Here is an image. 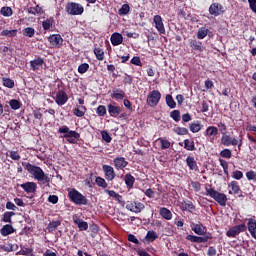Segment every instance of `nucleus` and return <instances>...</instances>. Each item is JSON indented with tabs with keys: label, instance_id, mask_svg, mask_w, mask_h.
I'll list each match as a JSON object with an SVG mask.
<instances>
[{
	"label": "nucleus",
	"instance_id": "nucleus-1",
	"mask_svg": "<svg viewBox=\"0 0 256 256\" xmlns=\"http://www.w3.org/2000/svg\"><path fill=\"white\" fill-rule=\"evenodd\" d=\"M249 231L251 237L256 239V219L255 217L249 218L247 225L239 224L236 226L231 227L227 232L226 235L232 239H235L239 233H245V231Z\"/></svg>",
	"mask_w": 256,
	"mask_h": 256
},
{
	"label": "nucleus",
	"instance_id": "nucleus-2",
	"mask_svg": "<svg viewBox=\"0 0 256 256\" xmlns=\"http://www.w3.org/2000/svg\"><path fill=\"white\" fill-rule=\"evenodd\" d=\"M22 165L24 166V169L28 171V173H30V175H32L38 183L49 185L51 179L49 178V175L45 174L41 167L35 166L29 162H22Z\"/></svg>",
	"mask_w": 256,
	"mask_h": 256
},
{
	"label": "nucleus",
	"instance_id": "nucleus-3",
	"mask_svg": "<svg viewBox=\"0 0 256 256\" xmlns=\"http://www.w3.org/2000/svg\"><path fill=\"white\" fill-rule=\"evenodd\" d=\"M206 195L214 199L216 203H218L221 207H225L227 205V195L225 193H220L215 188L206 186Z\"/></svg>",
	"mask_w": 256,
	"mask_h": 256
},
{
	"label": "nucleus",
	"instance_id": "nucleus-4",
	"mask_svg": "<svg viewBox=\"0 0 256 256\" xmlns=\"http://www.w3.org/2000/svg\"><path fill=\"white\" fill-rule=\"evenodd\" d=\"M68 198L69 200L74 203L75 205H89V200L85 195H82L79 190L72 188L68 192Z\"/></svg>",
	"mask_w": 256,
	"mask_h": 256
},
{
	"label": "nucleus",
	"instance_id": "nucleus-5",
	"mask_svg": "<svg viewBox=\"0 0 256 256\" xmlns=\"http://www.w3.org/2000/svg\"><path fill=\"white\" fill-rule=\"evenodd\" d=\"M58 133H64V139H67L68 143L75 145L78 139H81L79 132L70 130L67 126H62L58 129Z\"/></svg>",
	"mask_w": 256,
	"mask_h": 256
},
{
	"label": "nucleus",
	"instance_id": "nucleus-6",
	"mask_svg": "<svg viewBox=\"0 0 256 256\" xmlns=\"http://www.w3.org/2000/svg\"><path fill=\"white\" fill-rule=\"evenodd\" d=\"M65 10L68 15H83V13L85 12V8L83 7V5L77 2H68L66 4Z\"/></svg>",
	"mask_w": 256,
	"mask_h": 256
},
{
	"label": "nucleus",
	"instance_id": "nucleus-7",
	"mask_svg": "<svg viewBox=\"0 0 256 256\" xmlns=\"http://www.w3.org/2000/svg\"><path fill=\"white\" fill-rule=\"evenodd\" d=\"M159 101H161V92H159V90L151 91L146 99V103L149 107H157Z\"/></svg>",
	"mask_w": 256,
	"mask_h": 256
},
{
	"label": "nucleus",
	"instance_id": "nucleus-8",
	"mask_svg": "<svg viewBox=\"0 0 256 256\" xmlns=\"http://www.w3.org/2000/svg\"><path fill=\"white\" fill-rule=\"evenodd\" d=\"M102 171L107 181H113V179L117 177V174L115 173V168H113V166L111 165H102Z\"/></svg>",
	"mask_w": 256,
	"mask_h": 256
},
{
	"label": "nucleus",
	"instance_id": "nucleus-9",
	"mask_svg": "<svg viewBox=\"0 0 256 256\" xmlns=\"http://www.w3.org/2000/svg\"><path fill=\"white\" fill-rule=\"evenodd\" d=\"M48 41L52 47H55V49H61V47H63V37H61V34L50 35Z\"/></svg>",
	"mask_w": 256,
	"mask_h": 256
},
{
	"label": "nucleus",
	"instance_id": "nucleus-10",
	"mask_svg": "<svg viewBox=\"0 0 256 256\" xmlns=\"http://www.w3.org/2000/svg\"><path fill=\"white\" fill-rule=\"evenodd\" d=\"M126 209L132 213H141L145 209V204L138 201L130 202L126 204Z\"/></svg>",
	"mask_w": 256,
	"mask_h": 256
},
{
	"label": "nucleus",
	"instance_id": "nucleus-11",
	"mask_svg": "<svg viewBox=\"0 0 256 256\" xmlns=\"http://www.w3.org/2000/svg\"><path fill=\"white\" fill-rule=\"evenodd\" d=\"M209 13L210 15H213L214 17H219V15H223L225 13V10H223V5L220 3H212L209 7Z\"/></svg>",
	"mask_w": 256,
	"mask_h": 256
},
{
	"label": "nucleus",
	"instance_id": "nucleus-12",
	"mask_svg": "<svg viewBox=\"0 0 256 256\" xmlns=\"http://www.w3.org/2000/svg\"><path fill=\"white\" fill-rule=\"evenodd\" d=\"M69 101V96L64 90H59L55 96V103L60 107Z\"/></svg>",
	"mask_w": 256,
	"mask_h": 256
},
{
	"label": "nucleus",
	"instance_id": "nucleus-13",
	"mask_svg": "<svg viewBox=\"0 0 256 256\" xmlns=\"http://www.w3.org/2000/svg\"><path fill=\"white\" fill-rule=\"evenodd\" d=\"M72 220L77 225L79 231H87L89 229V223L83 221L77 214L72 216Z\"/></svg>",
	"mask_w": 256,
	"mask_h": 256
},
{
	"label": "nucleus",
	"instance_id": "nucleus-14",
	"mask_svg": "<svg viewBox=\"0 0 256 256\" xmlns=\"http://www.w3.org/2000/svg\"><path fill=\"white\" fill-rule=\"evenodd\" d=\"M114 167L117 171H123L127 165H129V162L125 157H116L113 159Z\"/></svg>",
	"mask_w": 256,
	"mask_h": 256
},
{
	"label": "nucleus",
	"instance_id": "nucleus-15",
	"mask_svg": "<svg viewBox=\"0 0 256 256\" xmlns=\"http://www.w3.org/2000/svg\"><path fill=\"white\" fill-rule=\"evenodd\" d=\"M153 22L155 24V27H156L157 31L161 35H165V33H166V31H165V24H163V18L161 17V15H155L153 17Z\"/></svg>",
	"mask_w": 256,
	"mask_h": 256
},
{
	"label": "nucleus",
	"instance_id": "nucleus-16",
	"mask_svg": "<svg viewBox=\"0 0 256 256\" xmlns=\"http://www.w3.org/2000/svg\"><path fill=\"white\" fill-rule=\"evenodd\" d=\"M113 47H119L123 43V35L119 32H114L110 37Z\"/></svg>",
	"mask_w": 256,
	"mask_h": 256
},
{
	"label": "nucleus",
	"instance_id": "nucleus-17",
	"mask_svg": "<svg viewBox=\"0 0 256 256\" xmlns=\"http://www.w3.org/2000/svg\"><path fill=\"white\" fill-rule=\"evenodd\" d=\"M21 189L26 193H35L37 191V183L35 182H26L20 184Z\"/></svg>",
	"mask_w": 256,
	"mask_h": 256
},
{
	"label": "nucleus",
	"instance_id": "nucleus-18",
	"mask_svg": "<svg viewBox=\"0 0 256 256\" xmlns=\"http://www.w3.org/2000/svg\"><path fill=\"white\" fill-rule=\"evenodd\" d=\"M228 187H230L231 190H229V195H239L241 193V186H239V182L233 180L229 183Z\"/></svg>",
	"mask_w": 256,
	"mask_h": 256
},
{
	"label": "nucleus",
	"instance_id": "nucleus-19",
	"mask_svg": "<svg viewBox=\"0 0 256 256\" xmlns=\"http://www.w3.org/2000/svg\"><path fill=\"white\" fill-rule=\"evenodd\" d=\"M111 98L115 101H123L125 99V91L119 88H114L111 93Z\"/></svg>",
	"mask_w": 256,
	"mask_h": 256
},
{
	"label": "nucleus",
	"instance_id": "nucleus-20",
	"mask_svg": "<svg viewBox=\"0 0 256 256\" xmlns=\"http://www.w3.org/2000/svg\"><path fill=\"white\" fill-rule=\"evenodd\" d=\"M219 135V128L215 126H208L204 132V136L211 139V137H217Z\"/></svg>",
	"mask_w": 256,
	"mask_h": 256
},
{
	"label": "nucleus",
	"instance_id": "nucleus-21",
	"mask_svg": "<svg viewBox=\"0 0 256 256\" xmlns=\"http://www.w3.org/2000/svg\"><path fill=\"white\" fill-rule=\"evenodd\" d=\"M44 63H45V60H43V58L41 57H38L30 61V67L33 71H39V67H43Z\"/></svg>",
	"mask_w": 256,
	"mask_h": 256
},
{
	"label": "nucleus",
	"instance_id": "nucleus-22",
	"mask_svg": "<svg viewBox=\"0 0 256 256\" xmlns=\"http://www.w3.org/2000/svg\"><path fill=\"white\" fill-rule=\"evenodd\" d=\"M0 233L2 237H7L9 235H13L15 233V228H13V225L6 224L0 229Z\"/></svg>",
	"mask_w": 256,
	"mask_h": 256
},
{
	"label": "nucleus",
	"instance_id": "nucleus-23",
	"mask_svg": "<svg viewBox=\"0 0 256 256\" xmlns=\"http://www.w3.org/2000/svg\"><path fill=\"white\" fill-rule=\"evenodd\" d=\"M191 229L196 233V235H205V233H207V227L201 223L193 224Z\"/></svg>",
	"mask_w": 256,
	"mask_h": 256
},
{
	"label": "nucleus",
	"instance_id": "nucleus-24",
	"mask_svg": "<svg viewBox=\"0 0 256 256\" xmlns=\"http://www.w3.org/2000/svg\"><path fill=\"white\" fill-rule=\"evenodd\" d=\"M186 165L189 167L190 171H199V166H197V161H195V157L193 156L186 158Z\"/></svg>",
	"mask_w": 256,
	"mask_h": 256
},
{
	"label": "nucleus",
	"instance_id": "nucleus-25",
	"mask_svg": "<svg viewBox=\"0 0 256 256\" xmlns=\"http://www.w3.org/2000/svg\"><path fill=\"white\" fill-rule=\"evenodd\" d=\"M108 113L110 117H119L121 115V108L113 104H108Z\"/></svg>",
	"mask_w": 256,
	"mask_h": 256
},
{
	"label": "nucleus",
	"instance_id": "nucleus-26",
	"mask_svg": "<svg viewBox=\"0 0 256 256\" xmlns=\"http://www.w3.org/2000/svg\"><path fill=\"white\" fill-rule=\"evenodd\" d=\"M159 215H161L163 219H166V221H171L173 219V213L166 207L160 208Z\"/></svg>",
	"mask_w": 256,
	"mask_h": 256
},
{
	"label": "nucleus",
	"instance_id": "nucleus-27",
	"mask_svg": "<svg viewBox=\"0 0 256 256\" xmlns=\"http://www.w3.org/2000/svg\"><path fill=\"white\" fill-rule=\"evenodd\" d=\"M190 47L193 51H198L199 53H203L204 47L201 41L190 40Z\"/></svg>",
	"mask_w": 256,
	"mask_h": 256
},
{
	"label": "nucleus",
	"instance_id": "nucleus-28",
	"mask_svg": "<svg viewBox=\"0 0 256 256\" xmlns=\"http://www.w3.org/2000/svg\"><path fill=\"white\" fill-rule=\"evenodd\" d=\"M180 209L182 211H189V213H193V211H195V206L193 205V202L184 200L180 205Z\"/></svg>",
	"mask_w": 256,
	"mask_h": 256
},
{
	"label": "nucleus",
	"instance_id": "nucleus-29",
	"mask_svg": "<svg viewBox=\"0 0 256 256\" xmlns=\"http://www.w3.org/2000/svg\"><path fill=\"white\" fill-rule=\"evenodd\" d=\"M61 225V220H55L50 222L45 231L46 233H53V231H57V228Z\"/></svg>",
	"mask_w": 256,
	"mask_h": 256
},
{
	"label": "nucleus",
	"instance_id": "nucleus-30",
	"mask_svg": "<svg viewBox=\"0 0 256 256\" xmlns=\"http://www.w3.org/2000/svg\"><path fill=\"white\" fill-rule=\"evenodd\" d=\"M124 182L128 189H133V185H135V177L131 175V173H127L124 176Z\"/></svg>",
	"mask_w": 256,
	"mask_h": 256
},
{
	"label": "nucleus",
	"instance_id": "nucleus-31",
	"mask_svg": "<svg viewBox=\"0 0 256 256\" xmlns=\"http://www.w3.org/2000/svg\"><path fill=\"white\" fill-rule=\"evenodd\" d=\"M86 112H87V107H85V106H79V105H77V106L74 108V110H73V114H74L76 117H84Z\"/></svg>",
	"mask_w": 256,
	"mask_h": 256
},
{
	"label": "nucleus",
	"instance_id": "nucleus-32",
	"mask_svg": "<svg viewBox=\"0 0 256 256\" xmlns=\"http://www.w3.org/2000/svg\"><path fill=\"white\" fill-rule=\"evenodd\" d=\"M158 237L159 236L157 235V232L149 230L146 236L144 237V240H146L147 243H153V241H155Z\"/></svg>",
	"mask_w": 256,
	"mask_h": 256
},
{
	"label": "nucleus",
	"instance_id": "nucleus-33",
	"mask_svg": "<svg viewBox=\"0 0 256 256\" xmlns=\"http://www.w3.org/2000/svg\"><path fill=\"white\" fill-rule=\"evenodd\" d=\"M12 217H15V212L6 211L2 215L1 221H2V223H13V221L11 220Z\"/></svg>",
	"mask_w": 256,
	"mask_h": 256
},
{
	"label": "nucleus",
	"instance_id": "nucleus-34",
	"mask_svg": "<svg viewBox=\"0 0 256 256\" xmlns=\"http://www.w3.org/2000/svg\"><path fill=\"white\" fill-rule=\"evenodd\" d=\"M184 149H186V151H196L197 148L195 147V141L185 139L184 140Z\"/></svg>",
	"mask_w": 256,
	"mask_h": 256
},
{
	"label": "nucleus",
	"instance_id": "nucleus-35",
	"mask_svg": "<svg viewBox=\"0 0 256 256\" xmlns=\"http://www.w3.org/2000/svg\"><path fill=\"white\" fill-rule=\"evenodd\" d=\"M95 183L98 187H101L102 189H107V187H109L107 180H105V178H103L101 176L96 177Z\"/></svg>",
	"mask_w": 256,
	"mask_h": 256
},
{
	"label": "nucleus",
	"instance_id": "nucleus-36",
	"mask_svg": "<svg viewBox=\"0 0 256 256\" xmlns=\"http://www.w3.org/2000/svg\"><path fill=\"white\" fill-rule=\"evenodd\" d=\"M55 23V19L48 18L42 22V27L44 31H49L51 27H53V24Z\"/></svg>",
	"mask_w": 256,
	"mask_h": 256
},
{
	"label": "nucleus",
	"instance_id": "nucleus-37",
	"mask_svg": "<svg viewBox=\"0 0 256 256\" xmlns=\"http://www.w3.org/2000/svg\"><path fill=\"white\" fill-rule=\"evenodd\" d=\"M28 13L30 15H43V8H41L39 5H36L35 7L28 8Z\"/></svg>",
	"mask_w": 256,
	"mask_h": 256
},
{
	"label": "nucleus",
	"instance_id": "nucleus-38",
	"mask_svg": "<svg viewBox=\"0 0 256 256\" xmlns=\"http://www.w3.org/2000/svg\"><path fill=\"white\" fill-rule=\"evenodd\" d=\"M94 55L98 61L105 59V52L99 47L94 48Z\"/></svg>",
	"mask_w": 256,
	"mask_h": 256
},
{
	"label": "nucleus",
	"instance_id": "nucleus-39",
	"mask_svg": "<svg viewBox=\"0 0 256 256\" xmlns=\"http://www.w3.org/2000/svg\"><path fill=\"white\" fill-rule=\"evenodd\" d=\"M2 83L4 87H7L8 89H13L15 87V81L11 78L3 77Z\"/></svg>",
	"mask_w": 256,
	"mask_h": 256
},
{
	"label": "nucleus",
	"instance_id": "nucleus-40",
	"mask_svg": "<svg viewBox=\"0 0 256 256\" xmlns=\"http://www.w3.org/2000/svg\"><path fill=\"white\" fill-rule=\"evenodd\" d=\"M129 11H131V7L129 6V4H123L118 10V15H120L121 17L129 15Z\"/></svg>",
	"mask_w": 256,
	"mask_h": 256
},
{
	"label": "nucleus",
	"instance_id": "nucleus-41",
	"mask_svg": "<svg viewBox=\"0 0 256 256\" xmlns=\"http://www.w3.org/2000/svg\"><path fill=\"white\" fill-rule=\"evenodd\" d=\"M9 105H10L11 109H13V111H17V110H19L20 107H23V104L21 103V101H19L17 99L10 100Z\"/></svg>",
	"mask_w": 256,
	"mask_h": 256
},
{
	"label": "nucleus",
	"instance_id": "nucleus-42",
	"mask_svg": "<svg viewBox=\"0 0 256 256\" xmlns=\"http://www.w3.org/2000/svg\"><path fill=\"white\" fill-rule=\"evenodd\" d=\"M166 105L170 108V109H175V107H177V103L175 102V100L173 99V96L170 94L166 95Z\"/></svg>",
	"mask_w": 256,
	"mask_h": 256
},
{
	"label": "nucleus",
	"instance_id": "nucleus-43",
	"mask_svg": "<svg viewBox=\"0 0 256 256\" xmlns=\"http://www.w3.org/2000/svg\"><path fill=\"white\" fill-rule=\"evenodd\" d=\"M156 141H159L160 148L162 150L169 149V147H171V142L165 138H158Z\"/></svg>",
	"mask_w": 256,
	"mask_h": 256
},
{
	"label": "nucleus",
	"instance_id": "nucleus-44",
	"mask_svg": "<svg viewBox=\"0 0 256 256\" xmlns=\"http://www.w3.org/2000/svg\"><path fill=\"white\" fill-rule=\"evenodd\" d=\"M219 155L222 159H231L233 157V152H231V149L225 148L219 153Z\"/></svg>",
	"mask_w": 256,
	"mask_h": 256
},
{
	"label": "nucleus",
	"instance_id": "nucleus-45",
	"mask_svg": "<svg viewBox=\"0 0 256 256\" xmlns=\"http://www.w3.org/2000/svg\"><path fill=\"white\" fill-rule=\"evenodd\" d=\"M220 167H222L224 175H229V162L225 159L219 158Z\"/></svg>",
	"mask_w": 256,
	"mask_h": 256
},
{
	"label": "nucleus",
	"instance_id": "nucleus-46",
	"mask_svg": "<svg viewBox=\"0 0 256 256\" xmlns=\"http://www.w3.org/2000/svg\"><path fill=\"white\" fill-rule=\"evenodd\" d=\"M209 29L205 28V27H201L199 28L198 32H197V38L198 39H205V37H207V35H209Z\"/></svg>",
	"mask_w": 256,
	"mask_h": 256
},
{
	"label": "nucleus",
	"instance_id": "nucleus-47",
	"mask_svg": "<svg viewBox=\"0 0 256 256\" xmlns=\"http://www.w3.org/2000/svg\"><path fill=\"white\" fill-rule=\"evenodd\" d=\"M24 37H35V28L33 27H26L22 30Z\"/></svg>",
	"mask_w": 256,
	"mask_h": 256
},
{
	"label": "nucleus",
	"instance_id": "nucleus-48",
	"mask_svg": "<svg viewBox=\"0 0 256 256\" xmlns=\"http://www.w3.org/2000/svg\"><path fill=\"white\" fill-rule=\"evenodd\" d=\"M17 29H13V30H3L0 35L2 37H17Z\"/></svg>",
	"mask_w": 256,
	"mask_h": 256
},
{
	"label": "nucleus",
	"instance_id": "nucleus-49",
	"mask_svg": "<svg viewBox=\"0 0 256 256\" xmlns=\"http://www.w3.org/2000/svg\"><path fill=\"white\" fill-rule=\"evenodd\" d=\"M231 135L222 134L221 137V144L224 145V147H230L231 145Z\"/></svg>",
	"mask_w": 256,
	"mask_h": 256
},
{
	"label": "nucleus",
	"instance_id": "nucleus-50",
	"mask_svg": "<svg viewBox=\"0 0 256 256\" xmlns=\"http://www.w3.org/2000/svg\"><path fill=\"white\" fill-rule=\"evenodd\" d=\"M0 13L3 17H11L13 15V9L9 6H4L1 8Z\"/></svg>",
	"mask_w": 256,
	"mask_h": 256
},
{
	"label": "nucleus",
	"instance_id": "nucleus-51",
	"mask_svg": "<svg viewBox=\"0 0 256 256\" xmlns=\"http://www.w3.org/2000/svg\"><path fill=\"white\" fill-rule=\"evenodd\" d=\"M170 117L173 121L179 123V121H181V112L179 110H173L170 112Z\"/></svg>",
	"mask_w": 256,
	"mask_h": 256
},
{
	"label": "nucleus",
	"instance_id": "nucleus-52",
	"mask_svg": "<svg viewBox=\"0 0 256 256\" xmlns=\"http://www.w3.org/2000/svg\"><path fill=\"white\" fill-rule=\"evenodd\" d=\"M98 117H105L107 115V107L105 105H99L96 109Z\"/></svg>",
	"mask_w": 256,
	"mask_h": 256
},
{
	"label": "nucleus",
	"instance_id": "nucleus-53",
	"mask_svg": "<svg viewBox=\"0 0 256 256\" xmlns=\"http://www.w3.org/2000/svg\"><path fill=\"white\" fill-rule=\"evenodd\" d=\"M7 157L12 158L13 161H19V159H21V155L19 154L18 151H8V153L6 154Z\"/></svg>",
	"mask_w": 256,
	"mask_h": 256
},
{
	"label": "nucleus",
	"instance_id": "nucleus-54",
	"mask_svg": "<svg viewBox=\"0 0 256 256\" xmlns=\"http://www.w3.org/2000/svg\"><path fill=\"white\" fill-rule=\"evenodd\" d=\"M101 137L105 143H111L113 141V138L111 137V134L107 130L101 131Z\"/></svg>",
	"mask_w": 256,
	"mask_h": 256
},
{
	"label": "nucleus",
	"instance_id": "nucleus-55",
	"mask_svg": "<svg viewBox=\"0 0 256 256\" xmlns=\"http://www.w3.org/2000/svg\"><path fill=\"white\" fill-rule=\"evenodd\" d=\"M190 131L192 133H199L201 131V123L199 122H193L190 124Z\"/></svg>",
	"mask_w": 256,
	"mask_h": 256
},
{
	"label": "nucleus",
	"instance_id": "nucleus-56",
	"mask_svg": "<svg viewBox=\"0 0 256 256\" xmlns=\"http://www.w3.org/2000/svg\"><path fill=\"white\" fill-rule=\"evenodd\" d=\"M174 133H176V135H189V129L185 127H176Z\"/></svg>",
	"mask_w": 256,
	"mask_h": 256
},
{
	"label": "nucleus",
	"instance_id": "nucleus-57",
	"mask_svg": "<svg viewBox=\"0 0 256 256\" xmlns=\"http://www.w3.org/2000/svg\"><path fill=\"white\" fill-rule=\"evenodd\" d=\"M88 71H89V64L83 63L78 66V73H80V75H83Z\"/></svg>",
	"mask_w": 256,
	"mask_h": 256
},
{
	"label": "nucleus",
	"instance_id": "nucleus-58",
	"mask_svg": "<svg viewBox=\"0 0 256 256\" xmlns=\"http://www.w3.org/2000/svg\"><path fill=\"white\" fill-rule=\"evenodd\" d=\"M130 63L132 65H136L137 67H143V63L141 62V58L139 56H134Z\"/></svg>",
	"mask_w": 256,
	"mask_h": 256
},
{
	"label": "nucleus",
	"instance_id": "nucleus-59",
	"mask_svg": "<svg viewBox=\"0 0 256 256\" xmlns=\"http://www.w3.org/2000/svg\"><path fill=\"white\" fill-rule=\"evenodd\" d=\"M232 179H236V181H241V179H243V173L241 172V170L233 171Z\"/></svg>",
	"mask_w": 256,
	"mask_h": 256
},
{
	"label": "nucleus",
	"instance_id": "nucleus-60",
	"mask_svg": "<svg viewBox=\"0 0 256 256\" xmlns=\"http://www.w3.org/2000/svg\"><path fill=\"white\" fill-rule=\"evenodd\" d=\"M246 178L248 181H256V172L253 170L246 172Z\"/></svg>",
	"mask_w": 256,
	"mask_h": 256
},
{
	"label": "nucleus",
	"instance_id": "nucleus-61",
	"mask_svg": "<svg viewBox=\"0 0 256 256\" xmlns=\"http://www.w3.org/2000/svg\"><path fill=\"white\" fill-rule=\"evenodd\" d=\"M209 239H213V236H211V234H208L206 236H198V243H207Z\"/></svg>",
	"mask_w": 256,
	"mask_h": 256
},
{
	"label": "nucleus",
	"instance_id": "nucleus-62",
	"mask_svg": "<svg viewBox=\"0 0 256 256\" xmlns=\"http://www.w3.org/2000/svg\"><path fill=\"white\" fill-rule=\"evenodd\" d=\"M191 187L194 189L196 193H199L201 191V183L197 181H192L191 182Z\"/></svg>",
	"mask_w": 256,
	"mask_h": 256
},
{
	"label": "nucleus",
	"instance_id": "nucleus-63",
	"mask_svg": "<svg viewBox=\"0 0 256 256\" xmlns=\"http://www.w3.org/2000/svg\"><path fill=\"white\" fill-rule=\"evenodd\" d=\"M33 115H34V118L38 119L39 121L43 119V113H41V108L33 110Z\"/></svg>",
	"mask_w": 256,
	"mask_h": 256
},
{
	"label": "nucleus",
	"instance_id": "nucleus-64",
	"mask_svg": "<svg viewBox=\"0 0 256 256\" xmlns=\"http://www.w3.org/2000/svg\"><path fill=\"white\" fill-rule=\"evenodd\" d=\"M249 7L256 14V0H248Z\"/></svg>",
	"mask_w": 256,
	"mask_h": 256
}]
</instances>
